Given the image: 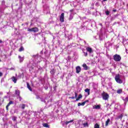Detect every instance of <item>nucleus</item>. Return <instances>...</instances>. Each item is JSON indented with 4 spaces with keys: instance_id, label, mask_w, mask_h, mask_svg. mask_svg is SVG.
I'll list each match as a JSON object with an SVG mask.
<instances>
[{
    "instance_id": "8",
    "label": "nucleus",
    "mask_w": 128,
    "mask_h": 128,
    "mask_svg": "<svg viewBox=\"0 0 128 128\" xmlns=\"http://www.w3.org/2000/svg\"><path fill=\"white\" fill-rule=\"evenodd\" d=\"M20 90H15V94L18 96V98H20Z\"/></svg>"
},
{
    "instance_id": "20",
    "label": "nucleus",
    "mask_w": 128,
    "mask_h": 128,
    "mask_svg": "<svg viewBox=\"0 0 128 128\" xmlns=\"http://www.w3.org/2000/svg\"><path fill=\"white\" fill-rule=\"evenodd\" d=\"M74 122V120H70V121H66L65 122V124H66V126H68V124H70V122Z\"/></svg>"
},
{
    "instance_id": "23",
    "label": "nucleus",
    "mask_w": 128,
    "mask_h": 128,
    "mask_svg": "<svg viewBox=\"0 0 128 128\" xmlns=\"http://www.w3.org/2000/svg\"><path fill=\"white\" fill-rule=\"evenodd\" d=\"M94 128H100V125L98 124H94Z\"/></svg>"
},
{
    "instance_id": "40",
    "label": "nucleus",
    "mask_w": 128,
    "mask_h": 128,
    "mask_svg": "<svg viewBox=\"0 0 128 128\" xmlns=\"http://www.w3.org/2000/svg\"><path fill=\"white\" fill-rule=\"evenodd\" d=\"M19 98L20 99V100H22V97L20 96V98Z\"/></svg>"
},
{
    "instance_id": "3",
    "label": "nucleus",
    "mask_w": 128,
    "mask_h": 128,
    "mask_svg": "<svg viewBox=\"0 0 128 128\" xmlns=\"http://www.w3.org/2000/svg\"><path fill=\"white\" fill-rule=\"evenodd\" d=\"M114 60L115 62H120V60H122V57H120V56L116 54L113 56Z\"/></svg>"
},
{
    "instance_id": "43",
    "label": "nucleus",
    "mask_w": 128,
    "mask_h": 128,
    "mask_svg": "<svg viewBox=\"0 0 128 128\" xmlns=\"http://www.w3.org/2000/svg\"><path fill=\"white\" fill-rule=\"evenodd\" d=\"M2 62V60L0 59V62Z\"/></svg>"
},
{
    "instance_id": "17",
    "label": "nucleus",
    "mask_w": 128,
    "mask_h": 128,
    "mask_svg": "<svg viewBox=\"0 0 128 128\" xmlns=\"http://www.w3.org/2000/svg\"><path fill=\"white\" fill-rule=\"evenodd\" d=\"M110 118H108L106 122V124H105L106 126H108V124L110 123Z\"/></svg>"
},
{
    "instance_id": "34",
    "label": "nucleus",
    "mask_w": 128,
    "mask_h": 128,
    "mask_svg": "<svg viewBox=\"0 0 128 128\" xmlns=\"http://www.w3.org/2000/svg\"><path fill=\"white\" fill-rule=\"evenodd\" d=\"M9 70H14V68H10Z\"/></svg>"
},
{
    "instance_id": "12",
    "label": "nucleus",
    "mask_w": 128,
    "mask_h": 128,
    "mask_svg": "<svg viewBox=\"0 0 128 128\" xmlns=\"http://www.w3.org/2000/svg\"><path fill=\"white\" fill-rule=\"evenodd\" d=\"M26 84L27 88H28L29 90H30V92H32V87H30V84L28 82H27Z\"/></svg>"
},
{
    "instance_id": "36",
    "label": "nucleus",
    "mask_w": 128,
    "mask_h": 128,
    "mask_svg": "<svg viewBox=\"0 0 128 128\" xmlns=\"http://www.w3.org/2000/svg\"><path fill=\"white\" fill-rule=\"evenodd\" d=\"M70 12H74V9L70 10Z\"/></svg>"
},
{
    "instance_id": "29",
    "label": "nucleus",
    "mask_w": 128,
    "mask_h": 128,
    "mask_svg": "<svg viewBox=\"0 0 128 128\" xmlns=\"http://www.w3.org/2000/svg\"><path fill=\"white\" fill-rule=\"evenodd\" d=\"M106 16H108L110 14V11H108V10L106 11Z\"/></svg>"
},
{
    "instance_id": "13",
    "label": "nucleus",
    "mask_w": 128,
    "mask_h": 128,
    "mask_svg": "<svg viewBox=\"0 0 128 128\" xmlns=\"http://www.w3.org/2000/svg\"><path fill=\"white\" fill-rule=\"evenodd\" d=\"M93 108H95L96 110H100V105H95Z\"/></svg>"
},
{
    "instance_id": "19",
    "label": "nucleus",
    "mask_w": 128,
    "mask_h": 128,
    "mask_svg": "<svg viewBox=\"0 0 128 128\" xmlns=\"http://www.w3.org/2000/svg\"><path fill=\"white\" fill-rule=\"evenodd\" d=\"M44 128H50V126L47 123H44L42 124Z\"/></svg>"
},
{
    "instance_id": "31",
    "label": "nucleus",
    "mask_w": 128,
    "mask_h": 128,
    "mask_svg": "<svg viewBox=\"0 0 128 128\" xmlns=\"http://www.w3.org/2000/svg\"><path fill=\"white\" fill-rule=\"evenodd\" d=\"M84 56H88V52H84Z\"/></svg>"
},
{
    "instance_id": "18",
    "label": "nucleus",
    "mask_w": 128,
    "mask_h": 128,
    "mask_svg": "<svg viewBox=\"0 0 128 128\" xmlns=\"http://www.w3.org/2000/svg\"><path fill=\"white\" fill-rule=\"evenodd\" d=\"M90 89H88V88H86V89L84 90L85 92H87L88 96H90Z\"/></svg>"
},
{
    "instance_id": "1",
    "label": "nucleus",
    "mask_w": 128,
    "mask_h": 128,
    "mask_svg": "<svg viewBox=\"0 0 128 128\" xmlns=\"http://www.w3.org/2000/svg\"><path fill=\"white\" fill-rule=\"evenodd\" d=\"M115 80L118 84H122V80L120 79V74H117L115 76Z\"/></svg>"
},
{
    "instance_id": "7",
    "label": "nucleus",
    "mask_w": 128,
    "mask_h": 128,
    "mask_svg": "<svg viewBox=\"0 0 128 128\" xmlns=\"http://www.w3.org/2000/svg\"><path fill=\"white\" fill-rule=\"evenodd\" d=\"M82 67L84 68L85 70H90V67L88 66L86 64H82Z\"/></svg>"
},
{
    "instance_id": "14",
    "label": "nucleus",
    "mask_w": 128,
    "mask_h": 128,
    "mask_svg": "<svg viewBox=\"0 0 128 128\" xmlns=\"http://www.w3.org/2000/svg\"><path fill=\"white\" fill-rule=\"evenodd\" d=\"M50 74H51L52 76H54V74H56V70H54V68L51 70L50 71Z\"/></svg>"
},
{
    "instance_id": "33",
    "label": "nucleus",
    "mask_w": 128,
    "mask_h": 128,
    "mask_svg": "<svg viewBox=\"0 0 128 128\" xmlns=\"http://www.w3.org/2000/svg\"><path fill=\"white\" fill-rule=\"evenodd\" d=\"M68 98H72V100H74L75 98L74 96H72V97H69Z\"/></svg>"
},
{
    "instance_id": "28",
    "label": "nucleus",
    "mask_w": 128,
    "mask_h": 128,
    "mask_svg": "<svg viewBox=\"0 0 128 128\" xmlns=\"http://www.w3.org/2000/svg\"><path fill=\"white\" fill-rule=\"evenodd\" d=\"M122 116H124V115H122V114H120V115L118 116V118L122 120Z\"/></svg>"
},
{
    "instance_id": "6",
    "label": "nucleus",
    "mask_w": 128,
    "mask_h": 128,
    "mask_svg": "<svg viewBox=\"0 0 128 128\" xmlns=\"http://www.w3.org/2000/svg\"><path fill=\"white\" fill-rule=\"evenodd\" d=\"M76 68V74H80L82 71V68L80 66H77Z\"/></svg>"
},
{
    "instance_id": "32",
    "label": "nucleus",
    "mask_w": 128,
    "mask_h": 128,
    "mask_svg": "<svg viewBox=\"0 0 128 128\" xmlns=\"http://www.w3.org/2000/svg\"><path fill=\"white\" fill-rule=\"evenodd\" d=\"M8 106H10L8 104L6 106V110H8Z\"/></svg>"
},
{
    "instance_id": "10",
    "label": "nucleus",
    "mask_w": 128,
    "mask_h": 128,
    "mask_svg": "<svg viewBox=\"0 0 128 128\" xmlns=\"http://www.w3.org/2000/svg\"><path fill=\"white\" fill-rule=\"evenodd\" d=\"M12 80L13 82H14V84H16V82L18 81V79H16V78L14 76H13L12 78Z\"/></svg>"
},
{
    "instance_id": "38",
    "label": "nucleus",
    "mask_w": 128,
    "mask_h": 128,
    "mask_svg": "<svg viewBox=\"0 0 128 128\" xmlns=\"http://www.w3.org/2000/svg\"><path fill=\"white\" fill-rule=\"evenodd\" d=\"M113 12H116V10H113Z\"/></svg>"
},
{
    "instance_id": "5",
    "label": "nucleus",
    "mask_w": 128,
    "mask_h": 128,
    "mask_svg": "<svg viewBox=\"0 0 128 128\" xmlns=\"http://www.w3.org/2000/svg\"><path fill=\"white\" fill-rule=\"evenodd\" d=\"M60 22H64V13L61 14V15L60 16Z\"/></svg>"
},
{
    "instance_id": "26",
    "label": "nucleus",
    "mask_w": 128,
    "mask_h": 128,
    "mask_svg": "<svg viewBox=\"0 0 128 128\" xmlns=\"http://www.w3.org/2000/svg\"><path fill=\"white\" fill-rule=\"evenodd\" d=\"M124 102H128V97H126L124 99H123Z\"/></svg>"
},
{
    "instance_id": "35",
    "label": "nucleus",
    "mask_w": 128,
    "mask_h": 128,
    "mask_svg": "<svg viewBox=\"0 0 128 128\" xmlns=\"http://www.w3.org/2000/svg\"><path fill=\"white\" fill-rule=\"evenodd\" d=\"M2 76V72H0V77Z\"/></svg>"
},
{
    "instance_id": "2",
    "label": "nucleus",
    "mask_w": 128,
    "mask_h": 128,
    "mask_svg": "<svg viewBox=\"0 0 128 128\" xmlns=\"http://www.w3.org/2000/svg\"><path fill=\"white\" fill-rule=\"evenodd\" d=\"M102 100H108V98H110L108 94L104 92H103L102 94Z\"/></svg>"
},
{
    "instance_id": "39",
    "label": "nucleus",
    "mask_w": 128,
    "mask_h": 128,
    "mask_svg": "<svg viewBox=\"0 0 128 128\" xmlns=\"http://www.w3.org/2000/svg\"><path fill=\"white\" fill-rule=\"evenodd\" d=\"M2 40H0V44H2Z\"/></svg>"
},
{
    "instance_id": "9",
    "label": "nucleus",
    "mask_w": 128,
    "mask_h": 128,
    "mask_svg": "<svg viewBox=\"0 0 128 128\" xmlns=\"http://www.w3.org/2000/svg\"><path fill=\"white\" fill-rule=\"evenodd\" d=\"M86 50L90 52V54H92V48L90 47H87L86 48Z\"/></svg>"
},
{
    "instance_id": "22",
    "label": "nucleus",
    "mask_w": 128,
    "mask_h": 128,
    "mask_svg": "<svg viewBox=\"0 0 128 128\" xmlns=\"http://www.w3.org/2000/svg\"><path fill=\"white\" fill-rule=\"evenodd\" d=\"M116 92L117 94H122V89H119L117 90Z\"/></svg>"
},
{
    "instance_id": "27",
    "label": "nucleus",
    "mask_w": 128,
    "mask_h": 128,
    "mask_svg": "<svg viewBox=\"0 0 128 128\" xmlns=\"http://www.w3.org/2000/svg\"><path fill=\"white\" fill-rule=\"evenodd\" d=\"M26 108V104H22V110H24V108Z\"/></svg>"
},
{
    "instance_id": "16",
    "label": "nucleus",
    "mask_w": 128,
    "mask_h": 128,
    "mask_svg": "<svg viewBox=\"0 0 128 128\" xmlns=\"http://www.w3.org/2000/svg\"><path fill=\"white\" fill-rule=\"evenodd\" d=\"M18 58L20 59V62H24V57H22L20 56H18Z\"/></svg>"
},
{
    "instance_id": "11",
    "label": "nucleus",
    "mask_w": 128,
    "mask_h": 128,
    "mask_svg": "<svg viewBox=\"0 0 128 128\" xmlns=\"http://www.w3.org/2000/svg\"><path fill=\"white\" fill-rule=\"evenodd\" d=\"M82 98V94H80L78 97L76 98L75 102H78Z\"/></svg>"
},
{
    "instance_id": "15",
    "label": "nucleus",
    "mask_w": 128,
    "mask_h": 128,
    "mask_svg": "<svg viewBox=\"0 0 128 128\" xmlns=\"http://www.w3.org/2000/svg\"><path fill=\"white\" fill-rule=\"evenodd\" d=\"M84 104H86V102H82V103L78 102V106H84Z\"/></svg>"
},
{
    "instance_id": "21",
    "label": "nucleus",
    "mask_w": 128,
    "mask_h": 128,
    "mask_svg": "<svg viewBox=\"0 0 128 128\" xmlns=\"http://www.w3.org/2000/svg\"><path fill=\"white\" fill-rule=\"evenodd\" d=\"M24 47L22 46L18 50V52H24Z\"/></svg>"
},
{
    "instance_id": "41",
    "label": "nucleus",
    "mask_w": 128,
    "mask_h": 128,
    "mask_svg": "<svg viewBox=\"0 0 128 128\" xmlns=\"http://www.w3.org/2000/svg\"><path fill=\"white\" fill-rule=\"evenodd\" d=\"M84 102H86V103L88 102V100H86V101H84Z\"/></svg>"
},
{
    "instance_id": "42",
    "label": "nucleus",
    "mask_w": 128,
    "mask_h": 128,
    "mask_svg": "<svg viewBox=\"0 0 128 128\" xmlns=\"http://www.w3.org/2000/svg\"><path fill=\"white\" fill-rule=\"evenodd\" d=\"M108 0H102L103 2H106Z\"/></svg>"
},
{
    "instance_id": "4",
    "label": "nucleus",
    "mask_w": 128,
    "mask_h": 128,
    "mask_svg": "<svg viewBox=\"0 0 128 128\" xmlns=\"http://www.w3.org/2000/svg\"><path fill=\"white\" fill-rule=\"evenodd\" d=\"M28 32H38V28L36 27L32 28H28Z\"/></svg>"
},
{
    "instance_id": "30",
    "label": "nucleus",
    "mask_w": 128,
    "mask_h": 128,
    "mask_svg": "<svg viewBox=\"0 0 128 128\" xmlns=\"http://www.w3.org/2000/svg\"><path fill=\"white\" fill-rule=\"evenodd\" d=\"M74 94H75V96L74 98H78V93H76V92H75Z\"/></svg>"
},
{
    "instance_id": "37",
    "label": "nucleus",
    "mask_w": 128,
    "mask_h": 128,
    "mask_svg": "<svg viewBox=\"0 0 128 128\" xmlns=\"http://www.w3.org/2000/svg\"><path fill=\"white\" fill-rule=\"evenodd\" d=\"M36 55H33L32 56V58H36Z\"/></svg>"
},
{
    "instance_id": "25",
    "label": "nucleus",
    "mask_w": 128,
    "mask_h": 128,
    "mask_svg": "<svg viewBox=\"0 0 128 128\" xmlns=\"http://www.w3.org/2000/svg\"><path fill=\"white\" fill-rule=\"evenodd\" d=\"M14 104V102L13 101H10V102L8 103V105L10 106V104Z\"/></svg>"
},
{
    "instance_id": "24",
    "label": "nucleus",
    "mask_w": 128,
    "mask_h": 128,
    "mask_svg": "<svg viewBox=\"0 0 128 128\" xmlns=\"http://www.w3.org/2000/svg\"><path fill=\"white\" fill-rule=\"evenodd\" d=\"M83 126H84V128H86V126H88V122H86L83 124Z\"/></svg>"
}]
</instances>
